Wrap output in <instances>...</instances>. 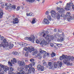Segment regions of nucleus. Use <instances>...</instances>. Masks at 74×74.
<instances>
[{"label": "nucleus", "instance_id": "12", "mask_svg": "<svg viewBox=\"0 0 74 74\" xmlns=\"http://www.w3.org/2000/svg\"><path fill=\"white\" fill-rule=\"evenodd\" d=\"M18 64L20 66V67L22 66V67H24L25 66V63L23 61H18Z\"/></svg>", "mask_w": 74, "mask_h": 74}, {"label": "nucleus", "instance_id": "58", "mask_svg": "<svg viewBox=\"0 0 74 74\" xmlns=\"http://www.w3.org/2000/svg\"><path fill=\"white\" fill-rule=\"evenodd\" d=\"M7 3H5V6H7Z\"/></svg>", "mask_w": 74, "mask_h": 74}, {"label": "nucleus", "instance_id": "40", "mask_svg": "<svg viewBox=\"0 0 74 74\" xmlns=\"http://www.w3.org/2000/svg\"><path fill=\"white\" fill-rule=\"evenodd\" d=\"M50 45L51 47H53L54 46V45L52 43H50Z\"/></svg>", "mask_w": 74, "mask_h": 74}, {"label": "nucleus", "instance_id": "14", "mask_svg": "<svg viewBox=\"0 0 74 74\" xmlns=\"http://www.w3.org/2000/svg\"><path fill=\"white\" fill-rule=\"evenodd\" d=\"M70 7H71V6L70 5V3H66V6L65 8L64 9L66 11H68L70 10Z\"/></svg>", "mask_w": 74, "mask_h": 74}, {"label": "nucleus", "instance_id": "10", "mask_svg": "<svg viewBox=\"0 0 74 74\" xmlns=\"http://www.w3.org/2000/svg\"><path fill=\"white\" fill-rule=\"evenodd\" d=\"M40 53H43V54H44V56L43 57V58L44 59L45 58V56H49V53H47V52H46V51H40Z\"/></svg>", "mask_w": 74, "mask_h": 74}, {"label": "nucleus", "instance_id": "51", "mask_svg": "<svg viewBox=\"0 0 74 74\" xmlns=\"http://www.w3.org/2000/svg\"><path fill=\"white\" fill-rule=\"evenodd\" d=\"M19 8H20V6H18L17 7V8H16V10H17V11L19 10Z\"/></svg>", "mask_w": 74, "mask_h": 74}, {"label": "nucleus", "instance_id": "16", "mask_svg": "<svg viewBox=\"0 0 74 74\" xmlns=\"http://www.w3.org/2000/svg\"><path fill=\"white\" fill-rule=\"evenodd\" d=\"M37 69L38 70H40L41 71H44V67L43 66H41V65H38L37 66Z\"/></svg>", "mask_w": 74, "mask_h": 74}, {"label": "nucleus", "instance_id": "15", "mask_svg": "<svg viewBox=\"0 0 74 74\" xmlns=\"http://www.w3.org/2000/svg\"><path fill=\"white\" fill-rule=\"evenodd\" d=\"M0 67L3 69L4 71H6L7 70H9V68L7 66H4V65L0 64Z\"/></svg>", "mask_w": 74, "mask_h": 74}, {"label": "nucleus", "instance_id": "9", "mask_svg": "<svg viewBox=\"0 0 74 74\" xmlns=\"http://www.w3.org/2000/svg\"><path fill=\"white\" fill-rule=\"evenodd\" d=\"M63 63L65 64H66L67 66H69L70 64V62H69L67 59V56L64 59Z\"/></svg>", "mask_w": 74, "mask_h": 74}, {"label": "nucleus", "instance_id": "49", "mask_svg": "<svg viewBox=\"0 0 74 74\" xmlns=\"http://www.w3.org/2000/svg\"><path fill=\"white\" fill-rule=\"evenodd\" d=\"M49 13V12H48V11H47L45 14H46V15H48V14Z\"/></svg>", "mask_w": 74, "mask_h": 74}, {"label": "nucleus", "instance_id": "31", "mask_svg": "<svg viewBox=\"0 0 74 74\" xmlns=\"http://www.w3.org/2000/svg\"><path fill=\"white\" fill-rule=\"evenodd\" d=\"M58 65L60 66V67H62V62H59L58 63Z\"/></svg>", "mask_w": 74, "mask_h": 74}, {"label": "nucleus", "instance_id": "23", "mask_svg": "<svg viewBox=\"0 0 74 74\" xmlns=\"http://www.w3.org/2000/svg\"><path fill=\"white\" fill-rule=\"evenodd\" d=\"M27 16H34V15L33 14V13L30 12L29 13L26 14Z\"/></svg>", "mask_w": 74, "mask_h": 74}, {"label": "nucleus", "instance_id": "61", "mask_svg": "<svg viewBox=\"0 0 74 74\" xmlns=\"http://www.w3.org/2000/svg\"><path fill=\"white\" fill-rule=\"evenodd\" d=\"M0 46H1V47H2V45H1V44H0Z\"/></svg>", "mask_w": 74, "mask_h": 74}, {"label": "nucleus", "instance_id": "7", "mask_svg": "<svg viewBox=\"0 0 74 74\" xmlns=\"http://www.w3.org/2000/svg\"><path fill=\"white\" fill-rule=\"evenodd\" d=\"M26 38L28 40H29V41H31L32 42L34 43V41L35 38H34V36L33 35H31V37H27Z\"/></svg>", "mask_w": 74, "mask_h": 74}, {"label": "nucleus", "instance_id": "30", "mask_svg": "<svg viewBox=\"0 0 74 74\" xmlns=\"http://www.w3.org/2000/svg\"><path fill=\"white\" fill-rule=\"evenodd\" d=\"M0 4H2L1 5V8H4V3L1 2V0H0Z\"/></svg>", "mask_w": 74, "mask_h": 74}, {"label": "nucleus", "instance_id": "42", "mask_svg": "<svg viewBox=\"0 0 74 74\" xmlns=\"http://www.w3.org/2000/svg\"><path fill=\"white\" fill-rule=\"evenodd\" d=\"M8 64L9 65H10V66H12V64L11 63L10 61H8Z\"/></svg>", "mask_w": 74, "mask_h": 74}, {"label": "nucleus", "instance_id": "64", "mask_svg": "<svg viewBox=\"0 0 74 74\" xmlns=\"http://www.w3.org/2000/svg\"><path fill=\"white\" fill-rule=\"evenodd\" d=\"M12 74H16V73H12Z\"/></svg>", "mask_w": 74, "mask_h": 74}, {"label": "nucleus", "instance_id": "57", "mask_svg": "<svg viewBox=\"0 0 74 74\" xmlns=\"http://www.w3.org/2000/svg\"><path fill=\"white\" fill-rule=\"evenodd\" d=\"M71 58L72 59V60H74V57H71Z\"/></svg>", "mask_w": 74, "mask_h": 74}, {"label": "nucleus", "instance_id": "47", "mask_svg": "<svg viewBox=\"0 0 74 74\" xmlns=\"http://www.w3.org/2000/svg\"><path fill=\"white\" fill-rule=\"evenodd\" d=\"M57 41H58V42H61V40H60V39L58 38L57 40Z\"/></svg>", "mask_w": 74, "mask_h": 74}, {"label": "nucleus", "instance_id": "17", "mask_svg": "<svg viewBox=\"0 0 74 74\" xmlns=\"http://www.w3.org/2000/svg\"><path fill=\"white\" fill-rule=\"evenodd\" d=\"M18 22H19V20L18 18H15L13 19V24L14 25L16 24V23H18Z\"/></svg>", "mask_w": 74, "mask_h": 74}, {"label": "nucleus", "instance_id": "53", "mask_svg": "<svg viewBox=\"0 0 74 74\" xmlns=\"http://www.w3.org/2000/svg\"><path fill=\"white\" fill-rule=\"evenodd\" d=\"M25 61L26 62H27L28 61H27V58H25Z\"/></svg>", "mask_w": 74, "mask_h": 74}, {"label": "nucleus", "instance_id": "38", "mask_svg": "<svg viewBox=\"0 0 74 74\" xmlns=\"http://www.w3.org/2000/svg\"><path fill=\"white\" fill-rule=\"evenodd\" d=\"M51 57L53 58V56H55V53L54 52H52V54H51Z\"/></svg>", "mask_w": 74, "mask_h": 74}, {"label": "nucleus", "instance_id": "22", "mask_svg": "<svg viewBox=\"0 0 74 74\" xmlns=\"http://www.w3.org/2000/svg\"><path fill=\"white\" fill-rule=\"evenodd\" d=\"M32 48L30 47H28V48H27L26 47H24L23 49V51H27V50H28L29 52V50L30 49H31Z\"/></svg>", "mask_w": 74, "mask_h": 74}, {"label": "nucleus", "instance_id": "52", "mask_svg": "<svg viewBox=\"0 0 74 74\" xmlns=\"http://www.w3.org/2000/svg\"><path fill=\"white\" fill-rule=\"evenodd\" d=\"M4 39V37H2L1 38V41H2V40H3V39Z\"/></svg>", "mask_w": 74, "mask_h": 74}, {"label": "nucleus", "instance_id": "39", "mask_svg": "<svg viewBox=\"0 0 74 74\" xmlns=\"http://www.w3.org/2000/svg\"><path fill=\"white\" fill-rule=\"evenodd\" d=\"M11 8H12L14 10L16 9V6L15 5H13L11 7Z\"/></svg>", "mask_w": 74, "mask_h": 74}, {"label": "nucleus", "instance_id": "8", "mask_svg": "<svg viewBox=\"0 0 74 74\" xmlns=\"http://www.w3.org/2000/svg\"><path fill=\"white\" fill-rule=\"evenodd\" d=\"M50 37H51V35H50L48 34L46 36H45L44 37H44L45 40V41H48V42H49V41H51V39H50ZM47 40V41H46Z\"/></svg>", "mask_w": 74, "mask_h": 74}, {"label": "nucleus", "instance_id": "48", "mask_svg": "<svg viewBox=\"0 0 74 74\" xmlns=\"http://www.w3.org/2000/svg\"><path fill=\"white\" fill-rule=\"evenodd\" d=\"M70 3V5H71V6H72V7H73V3Z\"/></svg>", "mask_w": 74, "mask_h": 74}, {"label": "nucleus", "instance_id": "24", "mask_svg": "<svg viewBox=\"0 0 74 74\" xmlns=\"http://www.w3.org/2000/svg\"><path fill=\"white\" fill-rule=\"evenodd\" d=\"M37 22V19L35 18H33L31 23L32 24H34L35 23H36Z\"/></svg>", "mask_w": 74, "mask_h": 74}, {"label": "nucleus", "instance_id": "1", "mask_svg": "<svg viewBox=\"0 0 74 74\" xmlns=\"http://www.w3.org/2000/svg\"><path fill=\"white\" fill-rule=\"evenodd\" d=\"M34 65H35V62H33L29 65H27L25 66L24 67L25 71H27L28 68H29V69L28 70V72L29 74H30L32 72V73H34L35 71V69L33 68H32V66H34Z\"/></svg>", "mask_w": 74, "mask_h": 74}, {"label": "nucleus", "instance_id": "34", "mask_svg": "<svg viewBox=\"0 0 74 74\" xmlns=\"http://www.w3.org/2000/svg\"><path fill=\"white\" fill-rule=\"evenodd\" d=\"M71 15V14L70 13V12H67L66 13V16H70V15Z\"/></svg>", "mask_w": 74, "mask_h": 74}, {"label": "nucleus", "instance_id": "43", "mask_svg": "<svg viewBox=\"0 0 74 74\" xmlns=\"http://www.w3.org/2000/svg\"><path fill=\"white\" fill-rule=\"evenodd\" d=\"M28 53H29V52L28 51H27L25 53V56H28Z\"/></svg>", "mask_w": 74, "mask_h": 74}, {"label": "nucleus", "instance_id": "59", "mask_svg": "<svg viewBox=\"0 0 74 74\" xmlns=\"http://www.w3.org/2000/svg\"><path fill=\"white\" fill-rule=\"evenodd\" d=\"M25 51H23V54H25Z\"/></svg>", "mask_w": 74, "mask_h": 74}, {"label": "nucleus", "instance_id": "18", "mask_svg": "<svg viewBox=\"0 0 74 74\" xmlns=\"http://www.w3.org/2000/svg\"><path fill=\"white\" fill-rule=\"evenodd\" d=\"M67 57V56L66 55H64L63 54L62 56L60 57V60H62L63 59Z\"/></svg>", "mask_w": 74, "mask_h": 74}, {"label": "nucleus", "instance_id": "36", "mask_svg": "<svg viewBox=\"0 0 74 74\" xmlns=\"http://www.w3.org/2000/svg\"><path fill=\"white\" fill-rule=\"evenodd\" d=\"M42 63L43 66H46V64H47V63H46V62H45V60H43Z\"/></svg>", "mask_w": 74, "mask_h": 74}, {"label": "nucleus", "instance_id": "11", "mask_svg": "<svg viewBox=\"0 0 74 74\" xmlns=\"http://www.w3.org/2000/svg\"><path fill=\"white\" fill-rule=\"evenodd\" d=\"M48 31H46L45 32V31H43L41 32V33H40L39 34L40 36H42V37H44L46 34H48Z\"/></svg>", "mask_w": 74, "mask_h": 74}, {"label": "nucleus", "instance_id": "44", "mask_svg": "<svg viewBox=\"0 0 74 74\" xmlns=\"http://www.w3.org/2000/svg\"><path fill=\"white\" fill-rule=\"evenodd\" d=\"M54 68H55V69L57 68V64H54Z\"/></svg>", "mask_w": 74, "mask_h": 74}, {"label": "nucleus", "instance_id": "46", "mask_svg": "<svg viewBox=\"0 0 74 74\" xmlns=\"http://www.w3.org/2000/svg\"><path fill=\"white\" fill-rule=\"evenodd\" d=\"M67 19L68 21H69V22H70V21L71 20V18H67Z\"/></svg>", "mask_w": 74, "mask_h": 74}, {"label": "nucleus", "instance_id": "45", "mask_svg": "<svg viewBox=\"0 0 74 74\" xmlns=\"http://www.w3.org/2000/svg\"><path fill=\"white\" fill-rule=\"evenodd\" d=\"M56 45L58 47H60L61 46V44H60L57 43Z\"/></svg>", "mask_w": 74, "mask_h": 74}, {"label": "nucleus", "instance_id": "60", "mask_svg": "<svg viewBox=\"0 0 74 74\" xmlns=\"http://www.w3.org/2000/svg\"><path fill=\"white\" fill-rule=\"evenodd\" d=\"M54 31L55 32H56V29H54Z\"/></svg>", "mask_w": 74, "mask_h": 74}, {"label": "nucleus", "instance_id": "13", "mask_svg": "<svg viewBox=\"0 0 74 74\" xmlns=\"http://www.w3.org/2000/svg\"><path fill=\"white\" fill-rule=\"evenodd\" d=\"M50 12L51 13V16L53 18H56V13L55 11L54 10H52Z\"/></svg>", "mask_w": 74, "mask_h": 74}, {"label": "nucleus", "instance_id": "28", "mask_svg": "<svg viewBox=\"0 0 74 74\" xmlns=\"http://www.w3.org/2000/svg\"><path fill=\"white\" fill-rule=\"evenodd\" d=\"M12 6L11 4L10 3L8 4V6H7L5 8V9H6V10H8V7H9V8H11Z\"/></svg>", "mask_w": 74, "mask_h": 74}, {"label": "nucleus", "instance_id": "19", "mask_svg": "<svg viewBox=\"0 0 74 74\" xmlns=\"http://www.w3.org/2000/svg\"><path fill=\"white\" fill-rule=\"evenodd\" d=\"M18 44L19 45H20V46H21V47H23H23H24L25 46H26V45H27V44H26L25 43L22 42H21V43H19Z\"/></svg>", "mask_w": 74, "mask_h": 74}, {"label": "nucleus", "instance_id": "26", "mask_svg": "<svg viewBox=\"0 0 74 74\" xmlns=\"http://www.w3.org/2000/svg\"><path fill=\"white\" fill-rule=\"evenodd\" d=\"M11 63L13 64H14V63H16V60L15 58H13V61L12 60H11Z\"/></svg>", "mask_w": 74, "mask_h": 74}, {"label": "nucleus", "instance_id": "56", "mask_svg": "<svg viewBox=\"0 0 74 74\" xmlns=\"http://www.w3.org/2000/svg\"><path fill=\"white\" fill-rule=\"evenodd\" d=\"M58 32H60V33H61V32H62V31H60V30H58Z\"/></svg>", "mask_w": 74, "mask_h": 74}, {"label": "nucleus", "instance_id": "25", "mask_svg": "<svg viewBox=\"0 0 74 74\" xmlns=\"http://www.w3.org/2000/svg\"><path fill=\"white\" fill-rule=\"evenodd\" d=\"M60 37H61L60 38V40H61V42L62 41H63L64 40V38L63 37H64V35L63 34H62V35H60Z\"/></svg>", "mask_w": 74, "mask_h": 74}, {"label": "nucleus", "instance_id": "27", "mask_svg": "<svg viewBox=\"0 0 74 74\" xmlns=\"http://www.w3.org/2000/svg\"><path fill=\"white\" fill-rule=\"evenodd\" d=\"M10 71H9L8 72L9 74H12V71H14V69L12 68H10Z\"/></svg>", "mask_w": 74, "mask_h": 74}, {"label": "nucleus", "instance_id": "41", "mask_svg": "<svg viewBox=\"0 0 74 74\" xmlns=\"http://www.w3.org/2000/svg\"><path fill=\"white\" fill-rule=\"evenodd\" d=\"M54 36H50V38L51 40H53Z\"/></svg>", "mask_w": 74, "mask_h": 74}, {"label": "nucleus", "instance_id": "33", "mask_svg": "<svg viewBox=\"0 0 74 74\" xmlns=\"http://www.w3.org/2000/svg\"><path fill=\"white\" fill-rule=\"evenodd\" d=\"M35 0H26L27 1H29V3H33L35 1Z\"/></svg>", "mask_w": 74, "mask_h": 74}, {"label": "nucleus", "instance_id": "35", "mask_svg": "<svg viewBox=\"0 0 74 74\" xmlns=\"http://www.w3.org/2000/svg\"><path fill=\"white\" fill-rule=\"evenodd\" d=\"M12 54L14 55H17L18 54V53L16 51L13 52L12 53Z\"/></svg>", "mask_w": 74, "mask_h": 74}, {"label": "nucleus", "instance_id": "62", "mask_svg": "<svg viewBox=\"0 0 74 74\" xmlns=\"http://www.w3.org/2000/svg\"><path fill=\"white\" fill-rule=\"evenodd\" d=\"M59 2H58L57 3H56V4L58 5L59 4Z\"/></svg>", "mask_w": 74, "mask_h": 74}, {"label": "nucleus", "instance_id": "21", "mask_svg": "<svg viewBox=\"0 0 74 74\" xmlns=\"http://www.w3.org/2000/svg\"><path fill=\"white\" fill-rule=\"evenodd\" d=\"M0 18H3V10L2 9H0Z\"/></svg>", "mask_w": 74, "mask_h": 74}, {"label": "nucleus", "instance_id": "20", "mask_svg": "<svg viewBox=\"0 0 74 74\" xmlns=\"http://www.w3.org/2000/svg\"><path fill=\"white\" fill-rule=\"evenodd\" d=\"M44 22L45 24L48 25L49 23V21L48 19L47 18H44Z\"/></svg>", "mask_w": 74, "mask_h": 74}, {"label": "nucleus", "instance_id": "5", "mask_svg": "<svg viewBox=\"0 0 74 74\" xmlns=\"http://www.w3.org/2000/svg\"><path fill=\"white\" fill-rule=\"evenodd\" d=\"M36 43L37 44H39L40 43V45L42 47H44V45H48V43L46 42V41H45V40L43 38H40L39 41L38 40H37L36 41Z\"/></svg>", "mask_w": 74, "mask_h": 74}, {"label": "nucleus", "instance_id": "50", "mask_svg": "<svg viewBox=\"0 0 74 74\" xmlns=\"http://www.w3.org/2000/svg\"><path fill=\"white\" fill-rule=\"evenodd\" d=\"M30 61L32 62H33V61H34V59H31L30 60Z\"/></svg>", "mask_w": 74, "mask_h": 74}, {"label": "nucleus", "instance_id": "29", "mask_svg": "<svg viewBox=\"0 0 74 74\" xmlns=\"http://www.w3.org/2000/svg\"><path fill=\"white\" fill-rule=\"evenodd\" d=\"M48 65L49 66V67L50 69H52V62H49V64Z\"/></svg>", "mask_w": 74, "mask_h": 74}, {"label": "nucleus", "instance_id": "2", "mask_svg": "<svg viewBox=\"0 0 74 74\" xmlns=\"http://www.w3.org/2000/svg\"><path fill=\"white\" fill-rule=\"evenodd\" d=\"M3 42H1L2 47L3 48L5 47H9L10 49H11L13 47L14 45L13 44L11 43H8V42H7V40L5 39H4L3 40Z\"/></svg>", "mask_w": 74, "mask_h": 74}, {"label": "nucleus", "instance_id": "32", "mask_svg": "<svg viewBox=\"0 0 74 74\" xmlns=\"http://www.w3.org/2000/svg\"><path fill=\"white\" fill-rule=\"evenodd\" d=\"M47 18L49 21H51L52 20V18H51V17L49 15H48L47 16Z\"/></svg>", "mask_w": 74, "mask_h": 74}, {"label": "nucleus", "instance_id": "63", "mask_svg": "<svg viewBox=\"0 0 74 74\" xmlns=\"http://www.w3.org/2000/svg\"><path fill=\"white\" fill-rule=\"evenodd\" d=\"M0 74H4V73H0Z\"/></svg>", "mask_w": 74, "mask_h": 74}, {"label": "nucleus", "instance_id": "6", "mask_svg": "<svg viewBox=\"0 0 74 74\" xmlns=\"http://www.w3.org/2000/svg\"><path fill=\"white\" fill-rule=\"evenodd\" d=\"M25 68H24L23 67H20L18 69V70L20 72H18L17 74H29V73H26L24 71H25Z\"/></svg>", "mask_w": 74, "mask_h": 74}, {"label": "nucleus", "instance_id": "55", "mask_svg": "<svg viewBox=\"0 0 74 74\" xmlns=\"http://www.w3.org/2000/svg\"><path fill=\"white\" fill-rule=\"evenodd\" d=\"M72 9L74 10V5L72 6Z\"/></svg>", "mask_w": 74, "mask_h": 74}, {"label": "nucleus", "instance_id": "37", "mask_svg": "<svg viewBox=\"0 0 74 74\" xmlns=\"http://www.w3.org/2000/svg\"><path fill=\"white\" fill-rule=\"evenodd\" d=\"M67 59L68 61L69 60H70L71 59L72 61L73 60L72 58H71V57L69 56H67Z\"/></svg>", "mask_w": 74, "mask_h": 74}, {"label": "nucleus", "instance_id": "4", "mask_svg": "<svg viewBox=\"0 0 74 74\" xmlns=\"http://www.w3.org/2000/svg\"><path fill=\"white\" fill-rule=\"evenodd\" d=\"M32 51H33L32 52V53H33V56L35 55V57L36 58H38V59H41L42 58L41 55L40 53H38L37 50L36 49H34V48H32L31 49L29 50V52L30 53H31Z\"/></svg>", "mask_w": 74, "mask_h": 74}, {"label": "nucleus", "instance_id": "54", "mask_svg": "<svg viewBox=\"0 0 74 74\" xmlns=\"http://www.w3.org/2000/svg\"><path fill=\"white\" fill-rule=\"evenodd\" d=\"M59 3H62V1H59Z\"/></svg>", "mask_w": 74, "mask_h": 74}, {"label": "nucleus", "instance_id": "3", "mask_svg": "<svg viewBox=\"0 0 74 74\" xmlns=\"http://www.w3.org/2000/svg\"><path fill=\"white\" fill-rule=\"evenodd\" d=\"M56 9L60 13V14L59 13L57 14V18L58 19H59L60 18V17H63L64 16L63 13H64L65 11H64V9L63 8L60 9V8L58 7Z\"/></svg>", "mask_w": 74, "mask_h": 74}]
</instances>
